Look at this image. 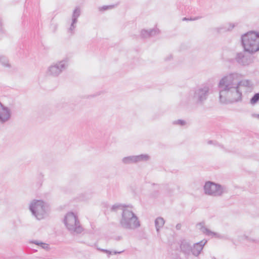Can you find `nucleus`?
I'll list each match as a JSON object with an SVG mask.
<instances>
[{"mask_svg":"<svg viewBox=\"0 0 259 259\" xmlns=\"http://www.w3.org/2000/svg\"><path fill=\"white\" fill-rule=\"evenodd\" d=\"M243 76L237 72L228 74L221 78L218 86L220 101L223 104L241 102L243 94L251 92L253 89L251 81L242 79Z\"/></svg>","mask_w":259,"mask_h":259,"instance_id":"nucleus-1","label":"nucleus"},{"mask_svg":"<svg viewBox=\"0 0 259 259\" xmlns=\"http://www.w3.org/2000/svg\"><path fill=\"white\" fill-rule=\"evenodd\" d=\"M241 40L244 52L238 53L236 59L241 65H248L252 63V57L246 52L253 54L259 51V32L249 31L242 36Z\"/></svg>","mask_w":259,"mask_h":259,"instance_id":"nucleus-2","label":"nucleus"},{"mask_svg":"<svg viewBox=\"0 0 259 259\" xmlns=\"http://www.w3.org/2000/svg\"><path fill=\"white\" fill-rule=\"evenodd\" d=\"M112 209L121 211L119 224L122 228L135 230L140 227V221L134 212V207L132 206L115 205L113 206Z\"/></svg>","mask_w":259,"mask_h":259,"instance_id":"nucleus-3","label":"nucleus"},{"mask_svg":"<svg viewBox=\"0 0 259 259\" xmlns=\"http://www.w3.org/2000/svg\"><path fill=\"white\" fill-rule=\"evenodd\" d=\"M28 207L32 216L39 221L47 218L51 212L50 205L42 200H32Z\"/></svg>","mask_w":259,"mask_h":259,"instance_id":"nucleus-4","label":"nucleus"},{"mask_svg":"<svg viewBox=\"0 0 259 259\" xmlns=\"http://www.w3.org/2000/svg\"><path fill=\"white\" fill-rule=\"evenodd\" d=\"M63 222L66 229L72 233L79 234L83 231L77 216L72 212L65 214Z\"/></svg>","mask_w":259,"mask_h":259,"instance_id":"nucleus-5","label":"nucleus"},{"mask_svg":"<svg viewBox=\"0 0 259 259\" xmlns=\"http://www.w3.org/2000/svg\"><path fill=\"white\" fill-rule=\"evenodd\" d=\"M203 189L206 195L213 197H220L227 192L225 186L211 181H207L205 183Z\"/></svg>","mask_w":259,"mask_h":259,"instance_id":"nucleus-6","label":"nucleus"},{"mask_svg":"<svg viewBox=\"0 0 259 259\" xmlns=\"http://www.w3.org/2000/svg\"><path fill=\"white\" fill-rule=\"evenodd\" d=\"M209 91L207 85L197 87L190 92V100L194 103L202 104L206 100Z\"/></svg>","mask_w":259,"mask_h":259,"instance_id":"nucleus-7","label":"nucleus"},{"mask_svg":"<svg viewBox=\"0 0 259 259\" xmlns=\"http://www.w3.org/2000/svg\"><path fill=\"white\" fill-rule=\"evenodd\" d=\"M68 65V60L67 59L53 63L48 68L46 74L48 76L57 77L67 67Z\"/></svg>","mask_w":259,"mask_h":259,"instance_id":"nucleus-8","label":"nucleus"},{"mask_svg":"<svg viewBox=\"0 0 259 259\" xmlns=\"http://www.w3.org/2000/svg\"><path fill=\"white\" fill-rule=\"evenodd\" d=\"M12 114L11 108L0 102V123L4 124L8 122L11 118Z\"/></svg>","mask_w":259,"mask_h":259,"instance_id":"nucleus-9","label":"nucleus"},{"mask_svg":"<svg viewBox=\"0 0 259 259\" xmlns=\"http://www.w3.org/2000/svg\"><path fill=\"white\" fill-rule=\"evenodd\" d=\"M197 228L200 230L203 233L208 236L214 237L218 239L223 238L222 235L218 232H213L207 228L203 223H200L197 225Z\"/></svg>","mask_w":259,"mask_h":259,"instance_id":"nucleus-10","label":"nucleus"},{"mask_svg":"<svg viewBox=\"0 0 259 259\" xmlns=\"http://www.w3.org/2000/svg\"><path fill=\"white\" fill-rule=\"evenodd\" d=\"M207 242L206 240H203L199 243L194 244L192 247V253L195 256H197L203 249V246Z\"/></svg>","mask_w":259,"mask_h":259,"instance_id":"nucleus-11","label":"nucleus"},{"mask_svg":"<svg viewBox=\"0 0 259 259\" xmlns=\"http://www.w3.org/2000/svg\"><path fill=\"white\" fill-rule=\"evenodd\" d=\"M180 247L182 252L185 254H190L192 251V246L187 241H183L181 244Z\"/></svg>","mask_w":259,"mask_h":259,"instance_id":"nucleus-12","label":"nucleus"},{"mask_svg":"<svg viewBox=\"0 0 259 259\" xmlns=\"http://www.w3.org/2000/svg\"><path fill=\"white\" fill-rule=\"evenodd\" d=\"M154 223L156 231L158 233L160 229L163 227L165 221L163 218L159 217L155 220Z\"/></svg>","mask_w":259,"mask_h":259,"instance_id":"nucleus-13","label":"nucleus"},{"mask_svg":"<svg viewBox=\"0 0 259 259\" xmlns=\"http://www.w3.org/2000/svg\"><path fill=\"white\" fill-rule=\"evenodd\" d=\"M158 33L159 30L156 28L151 30L150 31L143 30L141 31V35L144 38H147L149 36H154Z\"/></svg>","mask_w":259,"mask_h":259,"instance_id":"nucleus-14","label":"nucleus"},{"mask_svg":"<svg viewBox=\"0 0 259 259\" xmlns=\"http://www.w3.org/2000/svg\"><path fill=\"white\" fill-rule=\"evenodd\" d=\"M0 63L4 67L7 69H10L12 67L9 59L3 55H1L0 57Z\"/></svg>","mask_w":259,"mask_h":259,"instance_id":"nucleus-15","label":"nucleus"},{"mask_svg":"<svg viewBox=\"0 0 259 259\" xmlns=\"http://www.w3.org/2000/svg\"><path fill=\"white\" fill-rule=\"evenodd\" d=\"M122 162L125 164L136 163L135 156H130L123 157L122 159Z\"/></svg>","mask_w":259,"mask_h":259,"instance_id":"nucleus-16","label":"nucleus"},{"mask_svg":"<svg viewBox=\"0 0 259 259\" xmlns=\"http://www.w3.org/2000/svg\"><path fill=\"white\" fill-rule=\"evenodd\" d=\"M136 161L139 162L140 161H146L150 159V156L147 154H141L139 155H136Z\"/></svg>","mask_w":259,"mask_h":259,"instance_id":"nucleus-17","label":"nucleus"},{"mask_svg":"<svg viewBox=\"0 0 259 259\" xmlns=\"http://www.w3.org/2000/svg\"><path fill=\"white\" fill-rule=\"evenodd\" d=\"M77 21V19L75 17H71L68 20V22L70 24V26L68 31L71 34L72 33L73 30L75 27V24L76 23Z\"/></svg>","mask_w":259,"mask_h":259,"instance_id":"nucleus-18","label":"nucleus"},{"mask_svg":"<svg viewBox=\"0 0 259 259\" xmlns=\"http://www.w3.org/2000/svg\"><path fill=\"white\" fill-rule=\"evenodd\" d=\"M32 243L41 247L42 248L46 250H48L49 248V245L48 244L44 243L38 240L32 241Z\"/></svg>","mask_w":259,"mask_h":259,"instance_id":"nucleus-19","label":"nucleus"},{"mask_svg":"<svg viewBox=\"0 0 259 259\" xmlns=\"http://www.w3.org/2000/svg\"><path fill=\"white\" fill-rule=\"evenodd\" d=\"M98 249L99 250H100L101 251H102V252H103L104 253H106L107 254L108 257H109L111 255L116 254H120V253H122L123 251H110V250H109L104 249H100V248H98Z\"/></svg>","mask_w":259,"mask_h":259,"instance_id":"nucleus-20","label":"nucleus"},{"mask_svg":"<svg viewBox=\"0 0 259 259\" xmlns=\"http://www.w3.org/2000/svg\"><path fill=\"white\" fill-rule=\"evenodd\" d=\"M116 5H105L102 7H100L98 8V10L100 12H104L107 10L113 9Z\"/></svg>","mask_w":259,"mask_h":259,"instance_id":"nucleus-21","label":"nucleus"},{"mask_svg":"<svg viewBox=\"0 0 259 259\" xmlns=\"http://www.w3.org/2000/svg\"><path fill=\"white\" fill-rule=\"evenodd\" d=\"M259 100V93L255 94L250 100V103L254 105Z\"/></svg>","mask_w":259,"mask_h":259,"instance_id":"nucleus-22","label":"nucleus"},{"mask_svg":"<svg viewBox=\"0 0 259 259\" xmlns=\"http://www.w3.org/2000/svg\"><path fill=\"white\" fill-rule=\"evenodd\" d=\"M80 14V10L79 8H76L73 11L72 16H79Z\"/></svg>","mask_w":259,"mask_h":259,"instance_id":"nucleus-23","label":"nucleus"},{"mask_svg":"<svg viewBox=\"0 0 259 259\" xmlns=\"http://www.w3.org/2000/svg\"><path fill=\"white\" fill-rule=\"evenodd\" d=\"M175 124H178L181 125H183L185 124V121L182 120H178L174 121Z\"/></svg>","mask_w":259,"mask_h":259,"instance_id":"nucleus-24","label":"nucleus"},{"mask_svg":"<svg viewBox=\"0 0 259 259\" xmlns=\"http://www.w3.org/2000/svg\"><path fill=\"white\" fill-rule=\"evenodd\" d=\"M196 19H195V18H192L191 17L190 18V19H189V18H187V17H184L183 19H182V21H188V20H190V21H194Z\"/></svg>","mask_w":259,"mask_h":259,"instance_id":"nucleus-25","label":"nucleus"},{"mask_svg":"<svg viewBox=\"0 0 259 259\" xmlns=\"http://www.w3.org/2000/svg\"><path fill=\"white\" fill-rule=\"evenodd\" d=\"M234 27V25L230 24V26L229 27H226V29H227V30H230L232 29H233Z\"/></svg>","mask_w":259,"mask_h":259,"instance_id":"nucleus-26","label":"nucleus"},{"mask_svg":"<svg viewBox=\"0 0 259 259\" xmlns=\"http://www.w3.org/2000/svg\"><path fill=\"white\" fill-rule=\"evenodd\" d=\"M252 116L259 119V114H253Z\"/></svg>","mask_w":259,"mask_h":259,"instance_id":"nucleus-27","label":"nucleus"},{"mask_svg":"<svg viewBox=\"0 0 259 259\" xmlns=\"http://www.w3.org/2000/svg\"><path fill=\"white\" fill-rule=\"evenodd\" d=\"M176 228L177 229H180V228H181V225L180 224H178L176 226Z\"/></svg>","mask_w":259,"mask_h":259,"instance_id":"nucleus-28","label":"nucleus"},{"mask_svg":"<svg viewBox=\"0 0 259 259\" xmlns=\"http://www.w3.org/2000/svg\"><path fill=\"white\" fill-rule=\"evenodd\" d=\"M172 57L171 55H169V58L168 59H170Z\"/></svg>","mask_w":259,"mask_h":259,"instance_id":"nucleus-29","label":"nucleus"},{"mask_svg":"<svg viewBox=\"0 0 259 259\" xmlns=\"http://www.w3.org/2000/svg\"><path fill=\"white\" fill-rule=\"evenodd\" d=\"M211 143H212V142H211V141H209V142H208V144H211Z\"/></svg>","mask_w":259,"mask_h":259,"instance_id":"nucleus-30","label":"nucleus"},{"mask_svg":"<svg viewBox=\"0 0 259 259\" xmlns=\"http://www.w3.org/2000/svg\"><path fill=\"white\" fill-rule=\"evenodd\" d=\"M245 238L246 239H248V237H247V236H245Z\"/></svg>","mask_w":259,"mask_h":259,"instance_id":"nucleus-31","label":"nucleus"}]
</instances>
